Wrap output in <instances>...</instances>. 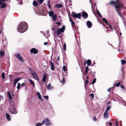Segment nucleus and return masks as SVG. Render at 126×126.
I'll return each instance as SVG.
<instances>
[{"label":"nucleus","mask_w":126,"mask_h":126,"mask_svg":"<svg viewBox=\"0 0 126 126\" xmlns=\"http://www.w3.org/2000/svg\"><path fill=\"white\" fill-rule=\"evenodd\" d=\"M28 27L26 23L24 22H21L18 26V31L21 33L24 32L27 30Z\"/></svg>","instance_id":"obj_1"},{"label":"nucleus","mask_w":126,"mask_h":126,"mask_svg":"<svg viewBox=\"0 0 126 126\" xmlns=\"http://www.w3.org/2000/svg\"><path fill=\"white\" fill-rule=\"evenodd\" d=\"M65 30V27L64 25H63L62 27L60 29H59L57 30L56 33H57L56 35L58 36L59 37H61L62 36L60 35L61 33L62 32L63 33L64 32Z\"/></svg>","instance_id":"obj_2"},{"label":"nucleus","mask_w":126,"mask_h":126,"mask_svg":"<svg viewBox=\"0 0 126 126\" xmlns=\"http://www.w3.org/2000/svg\"><path fill=\"white\" fill-rule=\"evenodd\" d=\"M123 6V4L122 3H120L117 6H115V7L116 9V11L117 13L121 12V8H122Z\"/></svg>","instance_id":"obj_3"},{"label":"nucleus","mask_w":126,"mask_h":126,"mask_svg":"<svg viewBox=\"0 0 126 126\" xmlns=\"http://www.w3.org/2000/svg\"><path fill=\"white\" fill-rule=\"evenodd\" d=\"M11 106H12L11 109H10L9 111L12 114H16L17 113V111L16 110V109L14 107V104L12 105Z\"/></svg>","instance_id":"obj_4"},{"label":"nucleus","mask_w":126,"mask_h":126,"mask_svg":"<svg viewBox=\"0 0 126 126\" xmlns=\"http://www.w3.org/2000/svg\"><path fill=\"white\" fill-rule=\"evenodd\" d=\"M43 124L45 123L47 126H49L51 125L50 120L48 118H47L45 119L42 121Z\"/></svg>","instance_id":"obj_5"},{"label":"nucleus","mask_w":126,"mask_h":126,"mask_svg":"<svg viewBox=\"0 0 126 126\" xmlns=\"http://www.w3.org/2000/svg\"><path fill=\"white\" fill-rule=\"evenodd\" d=\"M71 15L74 18H78L79 19L81 18V15L80 13L77 14L76 13H72Z\"/></svg>","instance_id":"obj_6"},{"label":"nucleus","mask_w":126,"mask_h":126,"mask_svg":"<svg viewBox=\"0 0 126 126\" xmlns=\"http://www.w3.org/2000/svg\"><path fill=\"white\" fill-rule=\"evenodd\" d=\"M120 3L119 2V0H117L115 1H113L110 2V5H114L115 7V6H117Z\"/></svg>","instance_id":"obj_7"},{"label":"nucleus","mask_w":126,"mask_h":126,"mask_svg":"<svg viewBox=\"0 0 126 126\" xmlns=\"http://www.w3.org/2000/svg\"><path fill=\"white\" fill-rule=\"evenodd\" d=\"M102 20L106 24L108 25L110 29H111L112 30L113 29V28L111 27V25H110V23H108V21L105 18H103V19H102Z\"/></svg>","instance_id":"obj_8"},{"label":"nucleus","mask_w":126,"mask_h":126,"mask_svg":"<svg viewBox=\"0 0 126 126\" xmlns=\"http://www.w3.org/2000/svg\"><path fill=\"white\" fill-rule=\"evenodd\" d=\"M31 74L34 79L37 80H39V79L38 76L34 71L33 70V72L31 73Z\"/></svg>","instance_id":"obj_9"},{"label":"nucleus","mask_w":126,"mask_h":126,"mask_svg":"<svg viewBox=\"0 0 126 126\" xmlns=\"http://www.w3.org/2000/svg\"><path fill=\"white\" fill-rule=\"evenodd\" d=\"M15 56L20 62H21L22 63L23 62H24L23 60L19 53H17V54H15Z\"/></svg>","instance_id":"obj_10"},{"label":"nucleus","mask_w":126,"mask_h":126,"mask_svg":"<svg viewBox=\"0 0 126 126\" xmlns=\"http://www.w3.org/2000/svg\"><path fill=\"white\" fill-rule=\"evenodd\" d=\"M30 52L31 53L36 54L38 53V50L35 48H33L30 50Z\"/></svg>","instance_id":"obj_11"},{"label":"nucleus","mask_w":126,"mask_h":126,"mask_svg":"<svg viewBox=\"0 0 126 126\" xmlns=\"http://www.w3.org/2000/svg\"><path fill=\"white\" fill-rule=\"evenodd\" d=\"M82 15L83 17L85 18H86L88 16L87 13L85 11H84L82 13Z\"/></svg>","instance_id":"obj_12"},{"label":"nucleus","mask_w":126,"mask_h":126,"mask_svg":"<svg viewBox=\"0 0 126 126\" xmlns=\"http://www.w3.org/2000/svg\"><path fill=\"white\" fill-rule=\"evenodd\" d=\"M50 64L51 68V69L52 70H54L55 69V67L53 63L52 62H49Z\"/></svg>","instance_id":"obj_13"},{"label":"nucleus","mask_w":126,"mask_h":126,"mask_svg":"<svg viewBox=\"0 0 126 126\" xmlns=\"http://www.w3.org/2000/svg\"><path fill=\"white\" fill-rule=\"evenodd\" d=\"M87 25L89 28H91L92 26V23L89 21H88L87 22Z\"/></svg>","instance_id":"obj_14"},{"label":"nucleus","mask_w":126,"mask_h":126,"mask_svg":"<svg viewBox=\"0 0 126 126\" xmlns=\"http://www.w3.org/2000/svg\"><path fill=\"white\" fill-rule=\"evenodd\" d=\"M47 74H46L44 76L42 79V81L43 82H45L46 80L47 76Z\"/></svg>","instance_id":"obj_15"},{"label":"nucleus","mask_w":126,"mask_h":126,"mask_svg":"<svg viewBox=\"0 0 126 126\" xmlns=\"http://www.w3.org/2000/svg\"><path fill=\"white\" fill-rule=\"evenodd\" d=\"M37 95L38 96V98L40 99V100L42 101H43V99H42V98H41V96L40 94V93L38 92L37 93Z\"/></svg>","instance_id":"obj_16"},{"label":"nucleus","mask_w":126,"mask_h":126,"mask_svg":"<svg viewBox=\"0 0 126 126\" xmlns=\"http://www.w3.org/2000/svg\"><path fill=\"white\" fill-rule=\"evenodd\" d=\"M109 114L108 112L105 111L104 113V116L105 118H108Z\"/></svg>","instance_id":"obj_17"},{"label":"nucleus","mask_w":126,"mask_h":126,"mask_svg":"<svg viewBox=\"0 0 126 126\" xmlns=\"http://www.w3.org/2000/svg\"><path fill=\"white\" fill-rule=\"evenodd\" d=\"M47 88L48 90H51L53 88V87L52 86H51V83H50L47 86Z\"/></svg>","instance_id":"obj_18"},{"label":"nucleus","mask_w":126,"mask_h":126,"mask_svg":"<svg viewBox=\"0 0 126 126\" xmlns=\"http://www.w3.org/2000/svg\"><path fill=\"white\" fill-rule=\"evenodd\" d=\"M57 18V15L56 14H55L52 17V19L54 21H56Z\"/></svg>","instance_id":"obj_19"},{"label":"nucleus","mask_w":126,"mask_h":126,"mask_svg":"<svg viewBox=\"0 0 126 126\" xmlns=\"http://www.w3.org/2000/svg\"><path fill=\"white\" fill-rule=\"evenodd\" d=\"M20 79L21 78H17L14 79V82L16 84L18 81L20 80Z\"/></svg>","instance_id":"obj_20"},{"label":"nucleus","mask_w":126,"mask_h":126,"mask_svg":"<svg viewBox=\"0 0 126 126\" xmlns=\"http://www.w3.org/2000/svg\"><path fill=\"white\" fill-rule=\"evenodd\" d=\"M54 14V12L52 11H50L48 12L49 15L50 17L53 16Z\"/></svg>","instance_id":"obj_21"},{"label":"nucleus","mask_w":126,"mask_h":126,"mask_svg":"<svg viewBox=\"0 0 126 126\" xmlns=\"http://www.w3.org/2000/svg\"><path fill=\"white\" fill-rule=\"evenodd\" d=\"M6 118L7 119L8 121H10L11 120L10 116L8 113H6Z\"/></svg>","instance_id":"obj_22"},{"label":"nucleus","mask_w":126,"mask_h":126,"mask_svg":"<svg viewBox=\"0 0 126 126\" xmlns=\"http://www.w3.org/2000/svg\"><path fill=\"white\" fill-rule=\"evenodd\" d=\"M86 63L88 66H90L91 64V60L90 59L86 61Z\"/></svg>","instance_id":"obj_23"},{"label":"nucleus","mask_w":126,"mask_h":126,"mask_svg":"<svg viewBox=\"0 0 126 126\" xmlns=\"http://www.w3.org/2000/svg\"><path fill=\"white\" fill-rule=\"evenodd\" d=\"M29 81L30 83L32 85L33 87H34L35 86V85L32 80L31 79H29Z\"/></svg>","instance_id":"obj_24"},{"label":"nucleus","mask_w":126,"mask_h":126,"mask_svg":"<svg viewBox=\"0 0 126 126\" xmlns=\"http://www.w3.org/2000/svg\"><path fill=\"white\" fill-rule=\"evenodd\" d=\"M69 15V19L70 20V22H71V24H72V25H74L75 24V23L74 22L72 21V20L71 18V17H70V16Z\"/></svg>","instance_id":"obj_25"},{"label":"nucleus","mask_w":126,"mask_h":126,"mask_svg":"<svg viewBox=\"0 0 126 126\" xmlns=\"http://www.w3.org/2000/svg\"><path fill=\"white\" fill-rule=\"evenodd\" d=\"M55 6L59 8H61L63 6V5L61 4H57L55 5Z\"/></svg>","instance_id":"obj_26"},{"label":"nucleus","mask_w":126,"mask_h":126,"mask_svg":"<svg viewBox=\"0 0 126 126\" xmlns=\"http://www.w3.org/2000/svg\"><path fill=\"white\" fill-rule=\"evenodd\" d=\"M8 95L9 99L10 100H11L12 99V97L11 95L10 92L9 91H8Z\"/></svg>","instance_id":"obj_27"},{"label":"nucleus","mask_w":126,"mask_h":126,"mask_svg":"<svg viewBox=\"0 0 126 126\" xmlns=\"http://www.w3.org/2000/svg\"><path fill=\"white\" fill-rule=\"evenodd\" d=\"M5 54L4 52L2 50L0 51V55L1 57H3L4 56Z\"/></svg>","instance_id":"obj_28"},{"label":"nucleus","mask_w":126,"mask_h":126,"mask_svg":"<svg viewBox=\"0 0 126 126\" xmlns=\"http://www.w3.org/2000/svg\"><path fill=\"white\" fill-rule=\"evenodd\" d=\"M50 0H49L47 2V5L48 7L49 8H51V5L50 3Z\"/></svg>","instance_id":"obj_29"},{"label":"nucleus","mask_w":126,"mask_h":126,"mask_svg":"<svg viewBox=\"0 0 126 126\" xmlns=\"http://www.w3.org/2000/svg\"><path fill=\"white\" fill-rule=\"evenodd\" d=\"M6 5V4L5 3H2V5L1 6V7H0V9L1 8H4L5 7Z\"/></svg>","instance_id":"obj_30"},{"label":"nucleus","mask_w":126,"mask_h":126,"mask_svg":"<svg viewBox=\"0 0 126 126\" xmlns=\"http://www.w3.org/2000/svg\"><path fill=\"white\" fill-rule=\"evenodd\" d=\"M1 77L2 79H6L5 77V73L4 72H3L1 74Z\"/></svg>","instance_id":"obj_31"},{"label":"nucleus","mask_w":126,"mask_h":126,"mask_svg":"<svg viewBox=\"0 0 126 126\" xmlns=\"http://www.w3.org/2000/svg\"><path fill=\"white\" fill-rule=\"evenodd\" d=\"M33 5L35 6H36L38 5V4L35 1H34L33 2Z\"/></svg>","instance_id":"obj_32"},{"label":"nucleus","mask_w":126,"mask_h":126,"mask_svg":"<svg viewBox=\"0 0 126 126\" xmlns=\"http://www.w3.org/2000/svg\"><path fill=\"white\" fill-rule=\"evenodd\" d=\"M43 124V122L42 123H38L36 124V126H41V125H42Z\"/></svg>","instance_id":"obj_33"},{"label":"nucleus","mask_w":126,"mask_h":126,"mask_svg":"<svg viewBox=\"0 0 126 126\" xmlns=\"http://www.w3.org/2000/svg\"><path fill=\"white\" fill-rule=\"evenodd\" d=\"M96 12L97 15H99L101 17V18L102 17V16L101 15V14L100 13H99V12L98 10H96Z\"/></svg>","instance_id":"obj_34"},{"label":"nucleus","mask_w":126,"mask_h":126,"mask_svg":"<svg viewBox=\"0 0 126 126\" xmlns=\"http://www.w3.org/2000/svg\"><path fill=\"white\" fill-rule=\"evenodd\" d=\"M121 82L119 81L117 83H116L115 85L116 87H118L119 86Z\"/></svg>","instance_id":"obj_35"},{"label":"nucleus","mask_w":126,"mask_h":126,"mask_svg":"<svg viewBox=\"0 0 126 126\" xmlns=\"http://www.w3.org/2000/svg\"><path fill=\"white\" fill-rule=\"evenodd\" d=\"M111 107V106L107 107L106 109V111L108 112L109 110H110V109Z\"/></svg>","instance_id":"obj_36"},{"label":"nucleus","mask_w":126,"mask_h":126,"mask_svg":"<svg viewBox=\"0 0 126 126\" xmlns=\"http://www.w3.org/2000/svg\"><path fill=\"white\" fill-rule=\"evenodd\" d=\"M37 1H38L39 4H42V2L44 1V0H37Z\"/></svg>","instance_id":"obj_37"},{"label":"nucleus","mask_w":126,"mask_h":126,"mask_svg":"<svg viewBox=\"0 0 126 126\" xmlns=\"http://www.w3.org/2000/svg\"><path fill=\"white\" fill-rule=\"evenodd\" d=\"M61 82H62L63 84H64L65 83V79L64 78H63V79L61 80Z\"/></svg>","instance_id":"obj_38"},{"label":"nucleus","mask_w":126,"mask_h":126,"mask_svg":"<svg viewBox=\"0 0 126 126\" xmlns=\"http://www.w3.org/2000/svg\"><path fill=\"white\" fill-rule=\"evenodd\" d=\"M121 63L122 64H123L126 63V61L125 60H122L121 61Z\"/></svg>","instance_id":"obj_39"},{"label":"nucleus","mask_w":126,"mask_h":126,"mask_svg":"<svg viewBox=\"0 0 126 126\" xmlns=\"http://www.w3.org/2000/svg\"><path fill=\"white\" fill-rule=\"evenodd\" d=\"M96 81V79L95 78H94V79L92 81V82L91 83V84H93L94 83H95Z\"/></svg>","instance_id":"obj_40"},{"label":"nucleus","mask_w":126,"mask_h":126,"mask_svg":"<svg viewBox=\"0 0 126 126\" xmlns=\"http://www.w3.org/2000/svg\"><path fill=\"white\" fill-rule=\"evenodd\" d=\"M63 70L64 71H67V69H66L65 66H63Z\"/></svg>","instance_id":"obj_41"},{"label":"nucleus","mask_w":126,"mask_h":126,"mask_svg":"<svg viewBox=\"0 0 126 126\" xmlns=\"http://www.w3.org/2000/svg\"><path fill=\"white\" fill-rule=\"evenodd\" d=\"M66 44L65 43H64V45L63 46V49L64 50H66Z\"/></svg>","instance_id":"obj_42"},{"label":"nucleus","mask_w":126,"mask_h":126,"mask_svg":"<svg viewBox=\"0 0 126 126\" xmlns=\"http://www.w3.org/2000/svg\"><path fill=\"white\" fill-rule=\"evenodd\" d=\"M89 96L91 97L92 98H93L94 97V94H92L89 95Z\"/></svg>","instance_id":"obj_43"},{"label":"nucleus","mask_w":126,"mask_h":126,"mask_svg":"<svg viewBox=\"0 0 126 126\" xmlns=\"http://www.w3.org/2000/svg\"><path fill=\"white\" fill-rule=\"evenodd\" d=\"M20 87V83H18L17 86V89H19Z\"/></svg>","instance_id":"obj_44"},{"label":"nucleus","mask_w":126,"mask_h":126,"mask_svg":"<svg viewBox=\"0 0 126 126\" xmlns=\"http://www.w3.org/2000/svg\"><path fill=\"white\" fill-rule=\"evenodd\" d=\"M88 83V80L87 79L85 81V82L84 83V84L85 85H87Z\"/></svg>","instance_id":"obj_45"},{"label":"nucleus","mask_w":126,"mask_h":126,"mask_svg":"<svg viewBox=\"0 0 126 126\" xmlns=\"http://www.w3.org/2000/svg\"><path fill=\"white\" fill-rule=\"evenodd\" d=\"M88 70H85V72L83 74L84 75H86L87 74L88 72Z\"/></svg>","instance_id":"obj_46"},{"label":"nucleus","mask_w":126,"mask_h":126,"mask_svg":"<svg viewBox=\"0 0 126 126\" xmlns=\"http://www.w3.org/2000/svg\"><path fill=\"white\" fill-rule=\"evenodd\" d=\"M93 120L94 121H96L97 120V119L96 118L95 116H94V117Z\"/></svg>","instance_id":"obj_47"},{"label":"nucleus","mask_w":126,"mask_h":126,"mask_svg":"<svg viewBox=\"0 0 126 126\" xmlns=\"http://www.w3.org/2000/svg\"><path fill=\"white\" fill-rule=\"evenodd\" d=\"M56 24L58 25L59 26H60L61 24V22H56Z\"/></svg>","instance_id":"obj_48"},{"label":"nucleus","mask_w":126,"mask_h":126,"mask_svg":"<svg viewBox=\"0 0 126 126\" xmlns=\"http://www.w3.org/2000/svg\"><path fill=\"white\" fill-rule=\"evenodd\" d=\"M113 86L112 87H111V88H109L108 89V92H110V90H111V89L112 88H113Z\"/></svg>","instance_id":"obj_49"},{"label":"nucleus","mask_w":126,"mask_h":126,"mask_svg":"<svg viewBox=\"0 0 126 126\" xmlns=\"http://www.w3.org/2000/svg\"><path fill=\"white\" fill-rule=\"evenodd\" d=\"M44 97L46 99V100H47L48 98V97L47 96H44Z\"/></svg>","instance_id":"obj_50"},{"label":"nucleus","mask_w":126,"mask_h":126,"mask_svg":"<svg viewBox=\"0 0 126 126\" xmlns=\"http://www.w3.org/2000/svg\"><path fill=\"white\" fill-rule=\"evenodd\" d=\"M3 98L2 96L0 95V101L1 99H3Z\"/></svg>","instance_id":"obj_51"},{"label":"nucleus","mask_w":126,"mask_h":126,"mask_svg":"<svg viewBox=\"0 0 126 126\" xmlns=\"http://www.w3.org/2000/svg\"><path fill=\"white\" fill-rule=\"evenodd\" d=\"M11 92H12V95L13 96H14V97L15 96H14V93H13V91L12 90V89H11Z\"/></svg>","instance_id":"obj_52"},{"label":"nucleus","mask_w":126,"mask_h":126,"mask_svg":"<svg viewBox=\"0 0 126 126\" xmlns=\"http://www.w3.org/2000/svg\"><path fill=\"white\" fill-rule=\"evenodd\" d=\"M25 85H26L25 83H23L22 84H21V86H24Z\"/></svg>","instance_id":"obj_53"},{"label":"nucleus","mask_w":126,"mask_h":126,"mask_svg":"<svg viewBox=\"0 0 126 126\" xmlns=\"http://www.w3.org/2000/svg\"><path fill=\"white\" fill-rule=\"evenodd\" d=\"M121 87L122 88H123V89H125V88H124V87L123 86V85H121Z\"/></svg>","instance_id":"obj_54"},{"label":"nucleus","mask_w":126,"mask_h":126,"mask_svg":"<svg viewBox=\"0 0 126 126\" xmlns=\"http://www.w3.org/2000/svg\"><path fill=\"white\" fill-rule=\"evenodd\" d=\"M67 2L69 3H72V1L71 0H66Z\"/></svg>","instance_id":"obj_55"},{"label":"nucleus","mask_w":126,"mask_h":126,"mask_svg":"<svg viewBox=\"0 0 126 126\" xmlns=\"http://www.w3.org/2000/svg\"><path fill=\"white\" fill-rule=\"evenodd\" d=\"M48 44V43L47 42H45V43H44V44L45 45H47V44Z\"/></svg>","instance_id":"obj_56"},{"label":"nucleus","mask_w":126,"mask_h":126,"mask_svg":"<svg viewBox=\"0 0 126 126\" xmlns=\"http://www.w3.org/2000/svg\"><path fill=\"white\" fill-rule=\"evenodd\" d=\"M118 14L119 16H121L122 15L120 12L119 13H117Z\"/></svg>","instance_id":"obj_57"},{"label":"nucleus","mask_w":126,"mask_h":126,"mask_svg":"<svg viewBox=\"0 0 126 126\" xmlns=\"http://www.w3.org/2000/svg\"><path fill=\"white\" fill-rule=\"evenodd\" d=\"M16 84L14 82L13 83V87H15Z\"/></svg>","instance_id":"obj_58"},{"label":"nucleus","mask_w":126,"mask_h":126,"mask_svg":"<svg viewBox=\"0 0 126 126\" xmlns=\"http://www.w3.org/2000/svg\"><path fill=\"white\" fill-rule=\"evenodd\" d=\"M88 68L89 67L87 66L85 68V70H89L88 69Z\"/></svg>","instance_id":"obj_59"},{"label":"nucleus","mask_w":126,"mask_h":126,"mask_svg":"<svg viewBox=\"0 0 126 126\" xmlns=\"http://www.w3.org/2000/svg\"><path fill=\"white\" fill-rule=\"evenodd\" d=\"M2 1L1 0H0V5L2 4L3 3Z\"/></svg>","instance_id":"obj_60"},{"label":"nucleus","mask_w":126,"mask_h":126,"mask_svg":"<svg viewBox=\"0 0 126 126\" xmlns=\"http://www.w3.org/2000/svg\"><path fill=\"white\" fill-rule=\"evenodd\" d=\"M110 103H111L110 101H108L107 103V104L109 105L110 104Z\"/></svg>","instance_id":"obj_61"},{"label":"nucleus","mask_w":126,"mask_h":126,"mask_svg":"<svg viewBox=\"0 0 126 126\" xmlns=\"http://www.w3.org/2000/svg\"><path fill=\"white\" fill-rule=\"evenodd\" d=\"M109 125H110V126H112V123L111 122H110L109 123Z\"/></svg>","instance_id":"obj_62"},{"label":"nucleus","mask_w":126,"mask_h":126,"mask_svg":"<svg viewBox=\"0 0 126 126\" xmlns=\"http://www.w3.org/2000/svg\"><path fill=\"white\" fill-rule=\"evenodd\" d=\"M86 64V61H85L84 63V65H85Z\"/></svg>","instance_id":"obj_63"},{"label":"nucleus","mask_w":126,"mask_h":126,"mask_svg":"<svg viewBox=\"0 0 126 126\" xmlns=\"http://www.w3.org/2000/svg\"><path fill=\"white\" fill-rule=\"evenodd\" d=\"M95 64V62H94L93 64H92V66H93L94 64Z\"/></svg>","instance_id":"obj_64"}]
</instances>
